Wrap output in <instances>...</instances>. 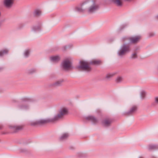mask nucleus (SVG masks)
<instances>
[{
    "mask_svg": "<svg viewBox=\"0 0 158 158\" xmlns=\"http://www.w3.org/2000/svg\"><path fill=\"white\" fill-rule=\"evenodd\" d=\"M68 109L67 108L65 107H62L60 110V114L55 116L51 120L42 119L39 121L38 123H44L50 122H54L58 120L63 115L67 114L68 113Z\"/></svg>",
    "mask_w": 158,
    "mask_h": 158,
    "instance_id": "2",
    "label": "nucleus"
},
{
    "mask_svg": "<svg viewBox=\"0 0 158 158\" xmlns=\"http://www.w3.org/2000/svg\"><path fill=\"white\" fill-rule=\"evenodd\" d=\"M106 77H108V76H107Z\"/></svg>",
    "mask_w": 158,
    "mask_h": 158,
    "instance_id": "22",
    "label": "nucleus"
},
{
    "mask_svg": "<svg viewBox=\"0 0 158 158\" xmlns=\"http://www.w3.org/2000/svg\"><path fill=\"white\" fill-rule=\"evenodd\" d=\"M41 13V12L40 10H36L35 12V15H40Z\"/></svg>",
    "mask_w": 158,
    "mask_h": 158,
    "instance_id": "14",
    "label": "nucleus"
},
{
    "mask_svg": "<svg viewBox=\"0 0 158 158\" xmlns=\"http://www.w3.org/2000/svg\"><path fill=\"white\" fill-rule=\"evenodd\" d=\"M141 38L140 36H137L129 38L130 43H135L138 42Z\"/></svg>",
    "mask_w": 158,
    "mask_h": 158,
    "instance_id": "6",
    "label": "nucleus"
},
{
    "mask_svg": "<svg viewBox=\"0 0 158 158\" xmlns=\"http://www.w3.org/2000/svg\"><path fill=\"white\" fill-rule=\"evenodd\" d=\"M78 68L80 69L86 71H89L91 70V68L89 65L88 63L83 60L79 62Z\"/></svg>",
    "mask_w": 158,
    "mask_h": 158,
    "instance_id": "3",
    "label": "nucleus"
},
{
    "mask_svg": "<svg viewBox=\"0 0 158 158\" xmlns=\"http://www.w3.org/2000/svg\"><path fill=\"white\" fill-rule=\"evenodd\" d=\"M69 136L68 134L65 133L63 134L62 136L61 137L60 139H64L67 137Z\"/></svg>",
    "mask_w": 158,
    "mask_h": 158,
    "instance_id": "12",
    "label": "nucleus"
},
{
    "mask_svg": "<svg viewBox=\"0 0 158 158\" xmlns=\"http://www.w3.org/2000/svg\"><path fill=\"white\" fill-rule=\"evenodd\" d=\"M129 51V48L125 45H123L118 52V55L119 56H122Z\"/></svg>",
    "mask_w": 158,
    "mask_h": 158,
    "instance_id": "4",
    "label": "nucleus"
},
{
    "mask_svg": "<svg viewBox=\"0 0 158 158\" xmlns=\"http://www.w3.org/2000/svg\"><path fill=\"white\" fill-rule=\"evenodd\" d=\"M137 108L136 107H134L132 108L131 109V111L132 112H133L135 110H136Z\"/></svg>",
    "mask_w": 158,
    "mask_h": 158,
    "instance_id": "19",
    "label": "nucleus"
},
{
    "mask_svg": "<svg viewBox=\"0 0 158 158\" xmlns=\"http://www.w3.org/2000/svg\"><path fill=\"white\" fill-rule=\"evenodd\" d=\"M61 66L65 69H67L71 67L70 62L68 59L64 60L61 64Z\"/></svg>",
    "mask_w": 158,
    "mask_h": 158,
    "instance_id": "5",
    "label": "nucleus"
},
{
    "mask_svg": "<svg viewBox=\"0 0 158 158\" xmlns=\"http://www.w3.org/2000/svg\"><path fill=\"white\" fill-rule=\"evenodd\" d=\"M155 147V146H154V145L152 146H150V148L151 149H153Z\"/></svg>",
    "mask_w": 158,
    "mask_h": 158,
    "instance_id": "21",
    "label": "nucleus"
},
{
    "mask_svg": "<svg viewBox=\"0 0 158 158\" xmlns=\"http://www.w3.org/2000/svg\"><path fill=\"white\" fill-rule=\"evenodd\" d=\"M4 5L7 7H11L13 4V0H4Z\"/></svg>",
    "mask_w": 158,
    "mask_h": 158,
    "instance_id": "7",
    "label": "nucleus"
},
{
    "mask_svg": "<svg viewBox=\"0 0 158 158\" xmlns=\"http://www.w3.org/2000/svg\"><path fill=\"white\" fill-rule=\"evenodd\" d=\"M155 101L156 102H158V97L155 98Z\"/></svg>",
    "mask_w": 158,
    "mask_h": 158,
    "instance_id": "20",
    "label": "nucleus"
},
{
    "mask_svg": "<svg viewBox=\"0 0 158 158\" xmlns=\"http://www.w3.org/2000/svg\"><path fill=\"white\" fill-rule=\"evenodd\" d=\"M122 80V78L121 77H118L116 79V81L117 82H120Z\"/></svg>",
    "mask_w": 158,
    "mask_h": 158,
    "instance_id": "17",
    "label": "nucleus"
},
{
    "mask_svg": "<svg viewBox=\"0 0 158 158\" xmlns=\"http://www.w3.org/2000/svg\"><path fill=\"white\" fill-rule=\"evenodd\" d=\"M112 1L118 6H121L122 5L121 0H112Z\"/></svg>",
    "mask_w": 158,
    "mask_h": 158,
    "instance_id": "9",
    "label": "nucleus"
},
{
    "mask_svg": "<svg viewBox=\"0 0 158 158\" xmlns=\"http://www.w3.org/2000/svg\"><path fill=\"white\" fill-rule=\"evenodd\" d=\"M157 17L158 18V15L157 16Z\"/></svg>",
    "mask_w": 158,
    "mask_h": 158,
    "instance_id": "23",
    "label": "nucleus"
},
{
    "mask_svg": "<svg viewBox=\"0 0 158 158\" xmlns=\"http://www.w3.org/2000/svg\"><path fill=\"white\" fill-rule=\"evenodd\" d=\"M60 58L58 56H53L50 57V59L53 62H56L60 60Z\"/></svg>",
    "mask_w": 158,
    "mask_h": 158,
    "instance_id": "8",
    "label": "nucleus"
},
{
    "mask_svg": "<svg viewBox=\"0 0 158 158\" xmlns=\"http://www.w3.org/2000/svg\"><path fill=\"white\" fill-rule=\"evenodd\" d=\"M131 57H132V58H135L136 57H137L136 54V53H134L132 55Z\"/></svg>",
    "mask_w": 158,
    "mask_h": 158,
    "instance_id": "18",
    "label": "nucleus"
},
{
    "mask_svg": "<svg viewBox=\"0 0 158 158\" xmlns=\"http://www.w3.org/2000/svg\"><path fill=\"white\" fill-rule=\"evenodd\" d=\"M111 121L109 120H106L104 121L103 123V124L104 126H108L111 123Z\"/></svg>",
    "mask_w": 158,
    "mask_h": 158,
    "instance_id": "10",
    "label": "nucleus"
},
{
    "mask_svg": "<svg viewBox=\"0 0 158 158\" xmlns=\"http://www.w3.org/2000/svg\"><path fill=\"white\" fill-rule=\"evenodd\" d=\"M8 52V50H7L2 51H1L0 52V56L3 55V54L7 52Z\"/></svg>",
    "mask_w": 158,
    "mask_h": 158,
    "instance_id": "13",
    "label": "nucleus"
},
{
    "mask_svg": "<svg viewBox=\"0 0 158 158\" xmlns=\"http://www.w3.org/2000/svg\"><path fill=\"white\" fill-rule=\"evenodd\" d=\"M29 50H26L24 52V56L25 57H27L29 55Z\"/></svg>",
    "mask_w": 158,
    "mask_h": 158,
    "instance_id": "15",
    "label": "nucleus"
},
{
    "mask_svg": "<svg viewBox=\"0 0 158 158\" xmlns=\"http://www.w3.org/2000/svg\"><path fill=\"white\" fill-rule=\"evenodd\" d=\"M101 63V61L98 60H94L92 62V63L93 64L96 65L99 64Z\"/></svg>",
    "mask_w": 158,
    "mask_h": 158,
    "instance_id": "11",
    "label": "nucleus"
},
{
    "mask_svg": "<svg viewBox=\"0 0 158 158\" xmlns=\"http://www.w3.org/2000/svg\"><path fill=\"white\" fill-rule=\"evenodd\" d=\"M99 6L94 1H90L84 4L81 7L77 9L79 12L91 13L94 12L99 8Z\"/></svg>",
    "mask_w": 158,
    "mask_h": 158,
    "instance_id": "1",
    "label": "nucleus"
},
{
    "mask_svg": "<svg viewBox=\"0 0 158 158\" xmlns=\"http://www.w3.org/2000/svg\"><path fill=\"white\" fill-rule=\"evenodd\" d=\"M146 95V93L144 92H143L141 93V97L142 98H144Z\"/></svg>",
    "mask_w": 158,
    "mask_h": 158,
    "instance_id": "16",
    "label": "nucleus"
}]
</instances>
